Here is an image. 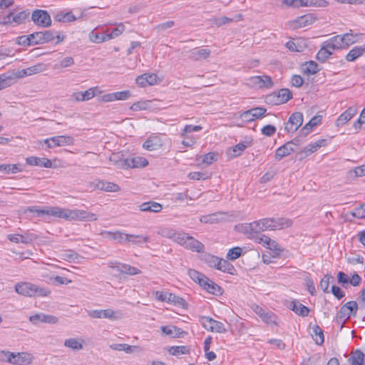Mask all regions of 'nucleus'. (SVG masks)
Returning a JSON list of instances; mask_svg holds the SVG:
<instances>
[{
    "mask_svg": "<svg viewBox=\"0 0 365 365\" xmlns=\"http://www.w3.org/2000/svg\"><path fill=\"white\" fill-rule=\"evenodd\" d=\"M71 209L62 208L60 207H48L47 215L71 220Z\"/></svg>",
    "mask_w": 365,
    "mask_h": 365,
    "instance_id": "nucleus-18",
    "label": "nucleus"
},
{
    "mask_svg": "<svg viewBox=\"0 0 365 365\" xmlns=\"http://www.w3.org/2000/svg\"><path fill=\"white\" fill-rule=\"evenodd\" d=\"M349 310L351 315L356 316L358 304L355 301H349L343 306V311Z\"/></svg>",
    "mask_w": 365,
    "mask_h": 365,
    "instance_id": "nucleus-63",
    "label": "nucleus"
},
{
    "mask_svg": "<svg viewBox=\"0 0 365 365\" xmlns=\"http://www.w3.org/2000/svg\"><path fill=\"white\" fill-rule=\"evenodd\" d=\"M351 215L359 219L365 218V203L361 205L360 207L355 208L351 212Z\"/></svg>",
    "mask_w": 365,
    "mask_h": 365,
    "instance_id": "nucleus-64",
    "label": "nucleus"
},
{
    "mask_svg": "<svg viewBox=\"0 0 365 365\" xmlns=\"http://www.w3.org/2000/svg\"><path fill=\"white\" fill-rule=\"evenodd\" d=\"M73 138L68 135H57L46 138L43 140V143L47 145L48 148L71 145L73 144Z\"/></svg>",
    "mask_w": 365,
    "mask_h": 365,
    "instance_id": "nucleus-8",
    "label": "nucleus"
},
{
    "mask_svg": "<svg viewBox=\"0 0 365 365\" xmlns=\"http://www.w3.org/2000/svg\"><path fill=\"white\" fill-rule=\"evenodd\" d=\"M7 238L12 242L29 244L36 240L37 239V236L34 233L26 232L22 235H8Z\"/></svg>",
    "mask_w": 365,
    "mask_h": 365,
    "instance_id": "nucleus-14",
    "label": "nucleus"
},
{
    "mask_svg": "<svg viewBox=\"0 0 365 365\" xmlns=\"http://www.w3.org/2000/svg\"><path fill=\"white\" fill-rule=\"evenodd\" d=\"M23 170L20 164H1V173L5 174H15Z\"/></svg>",
    "mask_w": 365,
    "mask_h": 365,
    "instance_id": "nucleus-45",
    "label": "nucleus"
},
{
    "mask_svg": "<svg viewBox=\"0 0 365 365\" xmlns=\"http://www.w3.org/2000/svg\"><path fill=\"white\" fill-rule=\"evenodd\" d=\"M252 240L262 245L263 247L275 251L278 255L282 252V249L276 241L264 234H261V232H257L256 235L252 236Z\"/></svg>",
    "mask_w": 365,
    "mask_h": 365,
    "instance_id": "nucleus-7",
    "label": "nucleus"
},
{
    "mask_svg": "<svg viewBox=\"0 0 365 365\" xmlns=\"http://www.w3.org/2000/svg\"><path fill=\"white\" fill-rule=\"evenodd\" d=\"M317 20V17L314 14H307L297 18L292 24L294 28H302L312 25Z\"/></svg>",
    "mask_w": 365,
    "mask_h": 365,
    "instance_id": "nucleus-17",
    "label": "nucleus"
},
{
    "mask_svg": "<svg viewBox=\"0 0 365 365\" xmlns=\"http://www.w3.org/2000/svg\"><path fill=\"white\" fill-rule=\"evenodd\" d=\"M138 207L142 212H151L155 213L160 212L163 209L161 204L153 201L143 202Z\"/></svg>",
    "mask_w": 365,
    "mask_h": 365,
    "instance_id": "nucleus-30",
    "label": "nucleus"
},
{
    "mask_svg": "<svg viewBox=\"0 0 365 365\" xmlns=\"http://www.w3.org/2000/svg\"><path fill=\"white\" fill-rule=\"evenodd\" d=\"M341 38L344 44V47L347 48L350 45L354 43L357 41V36L352 34H345L341 35Z\"/></svg>",
    "mask_w": 365,
    "mask_h": 365,
    "instance_id": "nucleus-61",
    "label": "nucleus"
},
{
    "mask_svg": "<svg viewBox=\"0 0 365 365\" xmlns=\"http://www.w3.org/2000/svg\"><path fill=\"white\" fill-rule=\"evenodd\" d=\"M166 236L183 247H185L188 237L187 234L174 230H169Z\"/></svg>",
    "mask_w": 365,
    "mask_h": 365,
    "instance_id": "nucleus-33",
    "label": "nucleus"
},
{
    "mask_svg": "<svg viewBox=\"0 0 365 365\" xmlns=\"http://www.w3.org/2000/svg\"><path fill=\"white\" fill-rule=\"evenodd\" d=\"M303 123V114L300 112L292 113L285 124L284 129L288 133H294Z\"/></svg>",
    "mask_w": 365,
    "mask_h": 365,
    "instance_id": "nucleus-10",
    "label": "nucleus"
},
{
    "mask_svg": "<svg viewBox=\"0 0 365 365\" xmlns=\"http://www.w3.org/2000/svg\"><path fill=\"white\" fill-rule=\"evenodd\" d=\"M189 58L194 61L206 59L210 55V50L208 48H195L189 51Z\"/></svg>",
    "mask_w": 365,
    "mask_h": 365,
    "instance_id": "nucleus-25",
    "label": "nucleus"
},
{
    "mask_svg": "<svg viewBox=\"0 0 365 365\" xmlns=\"http://www.w3.org/2000/svg\"><path fill=\"white\" fill-rule=\"evenodd\" d=\"M225 214L224 212H215L210 215H203L200 218V221L202 223H217L218 222L224 220V216Z\"/></svg>",
    "mask_w": 365,
    "mask_h": 365,
    "instance_id": "nucleus-31",
    "label": "nucleus"
},
{
    "mask_svg": "<svg viewBox=\"0 0 365 365\" xmlns=\"http://www.w3.org/2000/svg\"><path fill=\"white\" fill-rule=\"evenodd\" d=\"M188 275L194 282L198 283L199 285L202 284L201 282H202V279L206 278V276H205L202 273H200L195 269H189Z\"/></svg>",
    "mask_w": 365,
    "mask_h": 365,
    "instance_id": "nucleus-57",
    "label": "nucleus"
},
{
    "mask_svg": "<svg viewBox=\"0 0 365 365\" xmlns=\"http://www.w3.org/2000/svg\"><path fill=\"white\" fill-rule=\"evenodd\" d=\"M252 309L267 325L277 326V317L273 312L266 311L257 304H253Z\"/></svg>",
    "mask_w": 365,
    "mask_h": 365,
    "instance_id": "nucleus-6",
    "label": "nucleus"
},
{
    "mask_svg": "<svg viewBox=\"0 0 365 365\" xmlns=\"http://www.w3.org/2000/svg\"><path fill=\"white\" fill-rule=\"evenodd\" d=\"M327 145V140L319 139L314 143H309L305 146L299 154L303 155L304 156H309L311 154L316 152L319 148L324 147Z\"/></svg>",
    "mask_w": 365,
    "mask_h": 365,
    "instance_id": "nucleus-20",
    "label": "nucleus"
},
{
    "mask_svg": "<svg viewBox=\"0 0 365 365\" xmlns=\"http://www.w3.org/2000/svg\"><path fill=\"white\" fill-rule=\"evenodd\" d=\"M318 71H319L318 65L314 61H311L309 62H307L303 66V71L304 73H306L307 75L315 74L318 72Z\"/></svg>",
    "mask_w": 365,
    "mask_h": 365,
    "instance_id": "nucleus-53",
    "label": "nucleus"
},
{
    "mask_svg": "<svg viewBox=\"0 0 365 365\" xmlns=\"http://www.w3.org/2000/svg\"><path fill=\"white\" fill-rule=\"evenodd\" d=\"M218 153L216 152H210L207 154H205L203 158L202 163L203 164H206L207 165H209L212 164L213 162L216 161L218 158Z\"/></svg>",
    "mask_w": 365,
    "mask_h": 365,
    "instance_id": "nucleus-59",
    "label": "nucleus"
},
{
    "mask_svg": "<svg viewBox=\"0 0 365 365\" xmlns=\"http://www.w3.org/2000/svg\"><path fill=\"white\" fill-rule=\"evenodd\" d=\"M256 223L252 222L251 223H245L240 224L236 226V229L245 235H247L248 238L252 240V236L256 235V230H255Z\"/></svg>",
    "mask_w": 365,
    "mask_h": 365,
    "instance_id": "nucleus-29",
    "label": "nucleus"
},
{
    "mask_svg": "<svg viewBox=\"0 0 365 365\" xmlns=\"http://www.w3.org/2000/svg\"><path fill=\"white\" fill-rule=\"evenodd\" d=\"M293 143H294V140H291L281 147L278 148L275 153V158L277 160H282L283 158L289 155L291 153L294 152V149L292 147Z\"/></svg>",
    "mask_w": 365,
    "mask_h": 365,
    "instance_id": "nucleus-22",
    "label": "nucleus"
},
{
    "mask_svg": "<svg viewBox=\"0 0 365 365\" xmlns=\"http://www.w3.org/2000/svg\"><path fill=\"white\" fill-rule=\"evenodd\" d=\"M365 52V48L363 46L354 47L346 56L347 61H354Z\"/></svg>",
    "mask_w": 365,
    "mask_h": 365,
    "instance_id": "nucleus-41",
    "label": "nucleus"
},
{
    "mask_svg": "<svg viewBox=\"0 0 365 365\" xmlns=\"http://www.w3.org/2000/svg\"><path fill=\"white\" fill-rule=\"evenodd\" d=\"M348 361L349 365H365V354L359 349L352 351Z\"/></svg>",
    "mask_w": 365,
    "mask_h": 365,
    "instance_id": "nucleus-24",
    "label": "nucleus"
},
{
    "mask_svg": "<svg viewBox=\"0 0 365 365\" xmlns=\"http://www.w3.org/2000/svg\"><path fill=\"white\" fill-rule=\"evenodd\" d=\"M205 263L209 267L227 272L231 274H234L235 269L234 266L227 260L219 258L218 257L206 255L204 257Z\"/></svg>",
    "mask_w": 365,
    "mask_h": 365,
    "instance_id": "nucleus-3",
    "label": "nucleus"
},
{
    "mask_svg": "<svg viewBox=\"0 0 365 365\" xmlns=\"http://www.w3.org/2000/svg\"><path fill=\"white\" fill-rule=\"evenodd\" d=\"M332 53V50L326 46V43L324 42L322 48L317 53V59L321 62H324L329 58Z\"/></svg>",
    "mask_w": 365,
    "mask_h": 365,
    "instance_id": "nucleus-46",
    "label": "nucleus"
},
{
    "mask_svg": "<svg viewBox=\"0 0 365 365\" xmlns=\"http://www.w3.org/2000/svg\"><path fill=\"white\" fill-rule=\"evenodd\" d=\"M185 247L190 249L192 251L200 252L203 250L204 245L200 241L188 235Z\"/></svg>",
    "mask_w": 365,
    "mask_h": 365,
    "instance_id": "nucleus-37",
    "label": "nucleus"
},
{
    "mask_svg": "<svg viewBox=\"0 0 365 365\" xmlns=\"http://www.w3.org/2000/svg\"><path fill=\"white\" fill-rule=\"evenodd\" d=\"M143 147L150 151L156 150L162 147V143L158 136H153L145 140Z\"/></svg>",
    "mask_w": 365,
    "mask_h": 365,
    "instance_id": "nucleus-35",
    "label": "nucleus"
},
{
    "mask_svg": "<svg viewBox=\"0 0 365 365\" xmlns=\"http://www.w3.org/2000/svg\"><path fill=\"white\" fill-rule=\"evenodd\" d=\"M357 113V109L354 107L349 108L346 111L341 113L336 121V125L340 127L346 124Z\"/></svg>",
    "mask_w": 365,
    "mask_h": 365,
    "instance_id": "nucleus-23",
    "label": "nucleus"
},
{
    "mask_svg": "<svg viewBox=\"0 0 365 365\" xmlns=\"http://www.w3.org/2000/svg\"><path fill=\"white\" fill-rule=\"evenodd\" d=\"M34 356L27 352L14 353L1 351V361H6L15 365H29L32 363Z\"/></svg>",
    "mask_w": 365,
    "mask_h": 365,
    "instance_id": "nucleus-2",
    "label": "nucleus"
},
{
    "mask_svg": "<svg viewBox=\"0 0 365 365\" xmlns=\"http://www.w3.org/2000/svg\"><path fill=\"white\" fill-rule=\"evenodd\" d=\"M14 288L17 294L24 297H46L51 294V290L48 288L39 287L27 282H19L15 285Z\"/></svg>",
    "mask_w": 365,
    "mask_h": 365,
    "instance_id": "nucleus-1",
    "label": "nucleus"
},
{
    "mask_svg": "<svg viewBox=\"0 0 365 365\" xmlns=\"http://www.w3.org/2000/svg\"><path fill=\"white\" fill-rule=\"evenodd\" d=\"M299 4H297V6H318L325 7L328 5L326 0H298Z\"/></svg>",
    "mask_w": 365,
    "mask_h": 365,
    "instance_id": "nucleus-40",
    "label": "nucleus"
},
{
    "mask_svg": "<svg viewBox=\"0 0 365 365\" xmlns=\"http://www.w3.org/2000/svg\"><path fill=\"white\" fill-rule=\"evenodd\" d=\"M326 43V46L331 49L332 51L335 49H341L344 48V44L343 42V39L341 38V35H337L330 38L329 40L324 41Z\"/></svg>",
    "mask_w": 365,
    "mask_h": 365,
    "instance_id": "nucleus-32",
    "label": "nucleus"
},
{
    "mask_svg": "<svg viewBox=\"0 0 365 365\" xmlns=\"http://www.w3.org/2000/svg\"><path fill=\"white\" fill-rule=\"evenodd\" d=\"M110 348L116 351H124L127 354H131L137 349L135 346L127 344H115L110 346Z\"/></svg>",
    "mask_w": 365,
    "mask_h": 365,
    "instance_id": "nucleus-49",
    "label": "nucleus"
},
{
    "mask_svg": "<svg viewBox=\"0 0 365 365\" xmlns=\"http://www.w3.org/2000/svg\"><path fill=\"white\" fill-rule=\"evenodd\" d=\"M89 38L91 41L95 43H101L108 41L107 39L106 33H98L95 31H92L89 34Z\"/></svg>",
    "mask_w": 365,
    "mask_h": 365,
    "instance_id": "nucleus-48",
    "label": "nucleus"
},
{
    "mask_svg": "<svg viewBox=\"0 0 365 365\" xmlns=\"http://www.w3.org/2000/svg\"><path fill=\"white\" fill-rule=\"evenodd\" d=\"M26 163L30 165L40 166L43 168H51L52 166L51 161L46 158H38L35 156L26 158Z\"/></svg>",
    "mask_w": 365,
    "mask_h": 365,
    "instance_id": "nucleus-27",
    "label": "nucleus"
},
{
    "mask_svg": "<svg viewBox=\"0 0 365 365\" xmlns=\"http://www.w3.org/2000/svg\"><path fill=\"white\" fill-rule=\"evenodd\" d=\"M254 222L256 223L255 230L257 232H262L266 230H274V220L272 217L264 218Z\"/></svg>",
    "mask_w": 365,
    "mask_h": 365,
    "instance_id": "nucleus-21",
    "label": "nucleus"
},
{
    "mask_svg": "<svg viewBox=\"0 0 365 365\" xmlns=\"http://www.w3.org/2000/svg\"><path fill=\"white\" fill-rule=\"evenodd\" d=\"M29 321L33 324H38L40 322L47 323V324H56L58 322V319L56 317L51 314H46L43 313H38L34 315H31L29 317Z\"/></svg>",
    "mask_w": 365,
    "mask_h": 365,
    "instance_id": "nucleus-16",
    "label": "nucleus"
},
{
    "mask_svg": "<svg viewBox=\"0 0 365 365\" xmlns=\"http://www.w3.org/2000/svg\"><path fill=\"white\" fill-rule=\"evenodd\" d=\"M250 83L258 88H271L274 83L272 78L267 75L252 76L249 79Z\"/></svg>",
    "mask_w": 365,
    "mask_h": 365,
    "instance_id": "nucleus-11",
    "label": "nucleus"
},
{
    "mask_svg": "<svg viewBox=\"0 0 365 365\" xmlns=\"http://www.w3.org/2000/svg\"><path fill=\"white\" fill-rule=\"evenodd\" d=\"M131 237L126 240L127 242H131L134 245H140L143 242H147L149 241V237H143L142 235H135L130 234Z\"/></svg>",
    "mask_w": 365,
    "mask_h": 365,
    "instance_id": "nucleus-62",
    "label": "nucleus"
},
{
    "mask_svg": "<svg viewBox=\"0 0 365 365\" xmlns=\"http://www.w3.org/2000/svg\"><path fill=\"white\" fill-rule=\"evenodd\" d=\"M242 252V249L240 247H235L229 250L227 254V258L230 260H235L239 258Z\"/></svg>",
    "mask_w": 365,
    "mask_h": 365,
    "instance_id": "nucleus-60",
    "label": "nucleus"
},
{
    "mask_svg": "<svg viewBox=\"0 0 365 365\" xmlns=\"http://www.w3.org/2000/svg\"><path fill=\"white\" fill-rule=\"evenodd\" d=\"M125 31V26L123 24L120 23L117 24L116 27L114 28L110 32L106 33L107 39L115 38L120 36Z\"/></svg>",
    "mask_w": 365,
    "mask_h": 365,
    "instance_id": "nucleus-51",
    "label": "nucleus"
},
{
    "mask_svg": "<svg viewBox=\"0 0 365 365\" xmlns=\"http://www.w3.org/2000/svg\"><path fill=\"white\" fill-rule=\"evenodd\" d=\"M274 97L277 98L276 104H282L287 103L292 98V93L288 88H282L277 95H274Z\"/></svg>",
    "mask_w": 365,
    "mask_h": 365,
    "instance_id": "nucleus-36",
    "label": "nucleus"
},
{
    "mask_svg": "<svg viewBox=\"0 0 365 365\" xmlns=\"http://www.w3.org/2000/svg\"><path fill=\"white\" fill-rule=\"evenodd\" d=\"M64 346L66 347H69L71 349L75 350V351L80 350L83 348L82 343L74 338H70V339H66L64 341Z\"/></svg>",
    "mask_w": 365,
    "mask_h": 365,
    "instance_id": "nucleus-56",
    "label": "nucleus"
},
{
    "mask_svg": "<svg viewBox=\"0 0 365 365\" xmlns=\"http://www.w3.org/2000/svg\"><path fill=\"white\" fill-rule=\"evenodd\" d=\"M74 64V59L71 56L62 58L58 63L53 66L54 69L66 68Z\"/></svg>",
    "mask_w": 365,
    "mask_h": 365,
    "instance_id": "nucleus-50",
    "label": "nucleus"
},
{
    "mask_svg": "<svg viewBox=\"0 0 365 365\" xmlns=\"http://www.w3.org/2000/svg\"><path fill=\"white\" fill-rule=\"evenodd\" d=\"M101 235L104 236L105 238L116 241L120 245L125 244L126 240L131 237L130 234H126L119 230L115 232L103 231L101 232Z\"/></svg>",
    "mask_w": 365,
    "mask_h": 365,
    "instance_id": "nucleus-15",
    "label": "nucleus"
},
{
    "mask_svg": "<svg viewBox=\"0 0 365 365\" xmlns=\"http://www.w3.org/2000/svg\"><path fill=\"white\" fill-rule=\"evenodd\" d=\"M148 161L140 156L126 158V169L128 168H143L148 165Z\"/></svg>",
    "mask_w": 365,
    "mask_h": 365,
    "instance_id": "nucleus-28",
    "label": "nucleus"
},
{
    "mask_svg": "<svg viewBox=\"0 0 365 365\" xmlns=\"http://www.w3.org/2000/svg\"><path fill=\"white\" fill-rule=\"evenodd\" d=\"M201 283L200 286L207 292L215 295H221L222 294V288L208 277H206Z\"/></svg>",
    "mask_w": 365,
    "mask_h": 365,
    "instance_id": "nucleus-19",
    "label": "nucleus"
},
{
    "mask_svg": "<svg viewBox=\"0 0 365 365\" xmlns=\"http://www.w3.org/2000/svg\"><path fill=\"white\" fill-rule=\"evenodd\" d=\"M288 308L302 317H307L309 313L308 307L296 300L290 302L288 305Z\"/></svg>",
    "mask_w": 365,
    "mask_h": 365,
    "instance_id": "nucleus-26",
    "label": "nucleus"
},
{
    "mask_svg": "<svg viewBox=\"0 0 365 365\" xmlns=\"http://www.w3.org/2000/svg\"><path fill=\"white\" fill-rule=\"evenodd\" d=\"M189 352L190 349L186 346H175L169 349V353L173 356L187 354Z\"/></svg>",
    "mask_w": 365,
    "mask_h": 365,
    "instance_id": "nucleus-54",
    "label": "nucleus"
},
{
    "mask_svg": "<svg viewBox=\"0 0 365 365\" xmlns=\"http://www.w3.org/2000/svg\"><path fill=\"white\" fill-rule=\"evenodd\" d=\"M274 230L287 228L292 225V221L289 218L279 217L274 218Z\"/></svg>",
    "mask_w": 365,
    "mask_h": 365,
    "instance_id": "nucleus-47",
    "label": "nucleus"
},
{
    "mask_svg": "<svg viewBox=\"0 0 365 365\" xmlns=\"http://www.w3.org/2000/svg\"><path fill=\"white\" fill-rule=\"evenodd\" d=\"M312 336L316 344H322L324 341L323 330L317 324H314L312 327Z\"/></svg>",
    "mask_w": 365,
    "mask_h": 365,
    "instance_id": "nucleus-43",
    "label": "nucleus"
},
{
    "mask_svg": "<svg viewBox=\"0 0 365 365\" xmlns=\"http://www.w3.org/2000/svg\"><path fill=\"white\" fill-rule=\"evenodd\" d=\"M168 303H172L175 305H177L178 307H185L186 305L185 300L178 296L175 295L173 293L170 292V294H168Z\"/></svg>",
    "mask_w": 365,
    "mask_h": 365,
    "instance_id": "nucleus-55",
    "label": "nucleus"
},
{
    "mask_svg": "<svg viewBox=\"0 0 365 365\" xmlns=\"http://www.w3.org/2000/svg\"><path fill=\"white\" fill-rule=\"evenodd\" d=\"M96 187L101 190L111 192H116L120 190V187L118 185L106 180L98 181L96 184Z\"/></svg>",
    "mask_w": 365,
    "mask_h": 365,
    "instance_id": "nucleus-34",
    "label": "nucleus"
},
{
    "mask_svg": "<svg viewBox=\"0 0 365 365\" xmlns=\"http://www.w3.org/2000/svg\"><path fill=\"white\" fill-rule=\"evenodd\" d=\"M72 97L76 101H88L94 97L93 90L88 88V90L83 91V92L74 93H73Z\"/></svg>",
    "mask_w": 365,
    "mask_h": 365,
    "instance_id": "nucleus-42",
    "label": "nucleus"
},
{
    "mask_svg": "<svg viewBox=\"0 0 365 365\" xmlns=\"http://www.w3.org/2000/svg\"><path fill=\"white\" fill-rule=\"evenodd\" d=\"M116 270L122 274H126L128 275H135L141 272L138 268L132 267L128 264H120L117 266Z\"/></svg>",
    "mask_w": 365,
    "mask_h": 365,
    "instance_id": "nucleus-44",
    "label": "nucleus"
},
{
    "mask_svg": "<svg viewBox=\"0 0 365 365\" xmlns=\"http://www.w3.org/2000/svg\"><path fill=\"white\" fill-rule=\"evenodd\" d=\"M71 220L96 221L98 217L96 214L83 210L71 209Z\"/></svg>",
    "mask_w": 365,
    "mask_h": 365,
    "instance_id": "nucleus-12",
    "label": "nucleus"
},
{
    "mask_svg": "<svg viewBox=\"0 0 365 365\" xmlns=\"http://www.w3.org/2000/svg\"><path fill=\"white\" fill-rule=\"evenodd\" d=\"M88 314L90 317L95 319H117L119 318L118 313L111 309L89 310Z\"/></svg>",
    "mask_w": 365,
    "mask_h": 365,
    "instance_id": "nucleus-13",
    "label": "nucleus"
},
{
    "mask_svg": "<svg viewBox=\"0 0 365 365\" xmlns=\"http://www.w3.org/2000/svg\"><path fill=\"white\" fill-rule=\"evenodd\" d=\"M17 80L14 71L7 72L1 75V89L16 83Z\"/></svg>",
    "mask_w": 365,
    "mask_h": 365,
    "instance_id": "nucleus-39",
    "label": "nucleus"
},
{
    "mask_svg": "<svg viewBox=\"0 0 365 365\" xmlns=\"http://www.w3.org/2000/svg\"><path fill=\"white\" fill-rule=\"evenodd\" d=\"M27 68L29 76H31L46 71L48 68V66L43 63H38Z\"/></svg>",
    "mask_w": 365,
    "mask_h": 365,
    "instance_id": "nucleus-52",
    "label": "nucleus"
},
{
    "mask_svg": "<svg viewBox=\"0 0 365 365\" xmlns=\"http://www.w3.org/2000/svg\"><path fill=\"white\" fill-rule=\"evenodd\" d=\"M29 13L25 11L15 13L14 11L5 14L1 11V24H13L14 26L24 23V20L28 17Z\"/></svg>",
    "mask_w": 365,
    "mask_h": 365,
    "instance_id": "nucleus-4",
    "label": "nucleus"
},
{
    "mask_svg": "<svg viewBox=\"0 0 365 365\" xmlns=\"http://www.w3.org/2000/svg\"><path fill=\"white\" fill-rule=\"evenodd\" d=\"M150 107V102L146 101H140L136 103H134L130 107V109L133 111H139L146 110Z\"/></svg>",
    "mask_w": 365,
    "mask_h": 365,
    "instance_id": "nucleus-58",
    "label": "nucleus"
},
{
    "mask_svg": "<svg viewBox=\"0 0 365 365\" xmlns=\"http://www.w3.org/2000/svg\"><path fill=\"white\" fill-rule=\"evenodd\" d=\"M109 160L110 163L119 169H126V158H123L120 153H113Z\"/></svg>",
    "mask_w": 365,
    "mask_h": 365,
    "instance_id": "nucleus-38",
    "label": "nucleus"
},
{
    "mask_svg": "<svg viewBox=\"0 0 365 365\" xmlns=\"http://www.w3.org/2000/svg\"><path fill=\"white\" fill-rule=\"evenodd\" d=\"M31 19L34 24L41 27H48L51 25V19L47 11L36 9L33 11Z\"/></svg>",
    "mask_w": 365,
    "mask_h": 365,
    "instance_id": "nucleus-9",
    "label": "nucleus"
},
{
    "mask_svg": "<svg viewBox=\"0 0 365 365\" xmlns=\"http://www.w3.org/2000/svg\"><path fill=\"white\" fill-rule=\"evenodd\" d=\"M202 326L207 331L217 333H225L226 328L223 323L216 321L210 317L202 316L200 319Z\"/></svg>",
    "mask_w": 365,
    "mask_h": 365,
    "instance_id": "nucleus-5",
    "label": "nucleus"
}]
</instances>
